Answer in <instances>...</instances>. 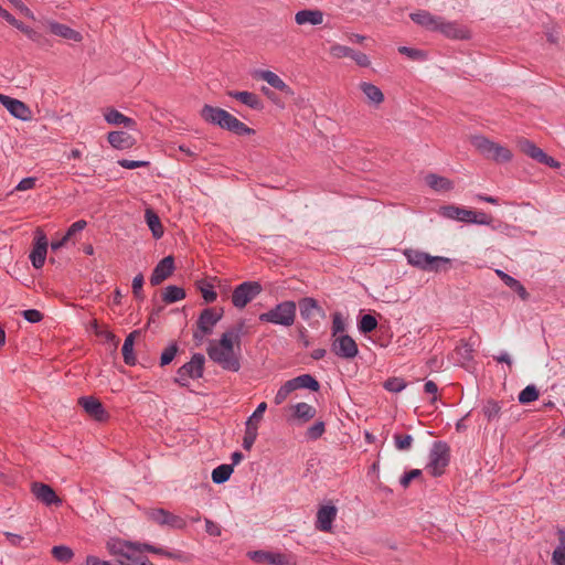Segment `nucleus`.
<instances>
[{
	"label": "nucleus",
	"mask_w": 565,
	"mask_h": 565,
	"mask_svg": "<svg viewBox=\"0 0 565 565\" xmlns=\"http://www.w3.org/2000/svg\"><path fill=\"white\" fill-rule=\"evenodd\" d=\"M403 254L411 266L428 273L446 271L452 263V259L448 257L433 256L414 248H406Z\"/></svg>",
	"instance_id": "obj_1"
},
{
	"label": "nucleus",
	"mask_w": 565,
	"mask_h": 565,
	"mask_svg": "<svg viewBox=\"0 0 565 565\" xmlns=\"http://www.w3.org/2000/svg\"><path fill=\"white\" fill-rule=\"evenodd\" d=\"M250 329L252 327L243 319L230 326L217 341V347L222 350L221 353H235V351L241 353Z\"/></svg>",
	"instance_id": "obj_2"
},
{
	"label": "nucleus",
	"mask_w": 565,
	"mask_h": 565,
	"mask_svg": "<svg viewBox=\"0 0 565 565\" xmlns=\"http://www.w3.org/2000/svg\"><path fill=\"white\" fill-rule=\"evenodd\" d=\"M297 305L292 300L279 302L274 308L259 315L262 322L276 326L290 327L296 319Z\"/></svg>",
	"instance_id": "obj_3"
},
{
	"label": "nucleus",
	"mask_w": 565,
	"mask_h": 565,
	"mask_svg": "<svg viewBox=\"0 0 565 565\" xmlns=\"http://www.w3.org/2000/svg\"><path fill=\"white\" fill-rule=\"evenodd\" d=\"M471 145L487 159L499 163L508 162L512 159V152L482 135H476L470 138Z\"/></svg>",
	"instance_id": "obj_4"
},
{
	"label": "nucleus",
	"mask_w": 565,
	"mask_h": 565,
	"mask_svg": "<svg viewBox=\"0 0 565 565\" xmlns=\"http://www.w3.org/2000/svg\"><path fill=\"white\" fill-rule=\"evenodd\" d=\"M450 462V447L446 441L438 440L433 443L429 450L428 463L426 470L433 477H440L445 473Z\"/></svg>",
	"instance_id": "obj_5"
},
{
	"label": "nucleus",
	"mask_w": 565,
	"mask_h": 565,
	"mask_svg": "<svg viewBox=\"0 0 565 565\" xmlns=\"http://www.w3.org/2000/svg\"><path fill=\"white\" fill-rule=\"evenodd\" d=\"M205 355H192L191 360L179 367L174 379L182 387H189L190 380H199L203 376Z\"/></svg>",
	"instance_id": "obj_6"
},
{
	"label": "nucleus",
	"mask_w": 565,
	"mask_h": 565,
	"mask_svg": "<svg viewBox=\"0 0 565 565\" xmlns=\"http://www.w3.org/2000/svg\"><path fill=\"white\" fill-rule=\"evenodd\" d=\"M263 288L258 281H244L236 286L232 292V303L237 309H243L255 299Z\"/></svg>",
	"instance_id": "obj_7"
},
{
	"label": "nucleus",
	"mask_w": 565,
	"mask_h": 565,
	"mask_svg": "<svg viewBox=\"0 0 565 565\" xmlns=\"http://www.w3.org/2000/svg\"><path fill=\"white\" fill-rule=\"evenodd\" d=\"M147 516L152 522L163 526L167 525L172 529L182 530L185 529L186 522L183 518L175 515L168 510L158 508V509H150L147 511Z\"/></svg>",
	"instance_id": "obj_8"
},
{
	"label": "nucleus",
	"mask_w": 565,
	"mask_h": 565,
	"mask_svg": "<svg viewBox=\"0 0 565 565\" xmlns=\"http://www.w3.org/2000/svg\"><path fill=\"white\" fill-rule=\"evenodd\" d=\"M434 32H439L450 40H468L471 36L466 26L456 21H448L443 17H439Z\"/></svg>",
	"instance_id": "obj_9"
},
{
	"label": "nucleus",
	"mask_w": 565,
	"mask_h": 565,
	"mask_svg": "<svg viewBox=\"0 0 565 565\" xmlns=\"http://www.w3.org/2000/svg\"><path fill=\"white\" fill-rule=\"evenodd\" d=\"M224 311L222 308H205L201 311L196 327L200 329V334H212L214 327L222 320Z\"/></svg>",
	"instance_id": "obj_10"
},
{
	"label": "nucleus",
	"mask_w": 565,
	"mask_h": 565,
	"mask_svg": "<svg viewBox=\"0 0 565 565\" xmlns=\"http://www.w3.org/2000/svg\"><path fill=\"white\" fill-rule=\"evenodd\" d=\"M0 104L17 119L26 121L32 118L30 107L17 98L0 94Z\"/></svg>",
	"instance_id": "obj_11"
},
{
	"label": "nucleus",
	"mask_w": 565,
	"mask_h": 565,
	"mask_svg": "<svg viewBox=\"0 0 565 565\" xmlns=\"http://www.w3.org/2000/svg\"><path fill=\"white\" fill-rule=\"evenodd\" d=\"M31 492L40 502L47 507L62 503V500L50 484L34 481L31 483Z\"/></svg>",
	"instance_id": "obj_12"
},
{
	"label": "nucleus",
	"mask_w": 565,
	"mask_h": 565,
	"mask_svg": "<svg viewBox=\"0 0 565 565\" xmlns=\"http://www.w3.org/2000/svg\"><path fill=\"white\" fill-rule=\"evenodd\" d=\"M47 245L49 242L45 234L38 232L34 238L33 248L29 256L34 268L40 269L43 267L46 259Z\"/></svg>",
	"instance_id": "obj_13"
},
{
	"label": "nucleus",
	"mask_w": 565,
	"mask_h": 565,
	"mask_svg": "<svg viewBox=\"0 0 565 565\" xmlns=\"http://www.w3.org/2000/svg\"><path fill=\"white\" fill-rule=\"evenodd\" d=\"M174 270V258L169 255L162 258L153 268L152 274L150 276V284L152 286H158L167 278H169Z\"/></svg>",
	"instance_id": "obj_14"
},
{
	"label": "nucleus",
	"mask_w": 565,
	"mask_h": 565,
	"mask_svg": "<svg viewBox=\"0 0 565 565\" xmlns=\"http://www.w3.org/2000/svg\"><path fill=\"white\" fill-rule=\"evenodd\" d=\"M78 404L95 420L104 422L108 418L102 402L94 396H82L78 399Z\"/></svg>",
	"instance_id": "obj_15"
},
{
	"label": "nucleus",
	"mask_w": 565,
	"mask_h": 565,
	"mask_svg": "<svg viewBox=\"0 0 565 565\" xmlns=\"http://www.w3.org/2000/svg\"><path fill=\"white\" fill-rule=\"evenodd\" d=\"M300 317L312 326L311 320L316 317L323 318L324 310L319 306L318 301L311 297H305L299 300Z\"/></svg>",
	"instance_id": "obj_16"
},
{
	"label": "nucleus",
	"mask_w": 565,
	"mask_h": 565,
	"mask_svg": "<svg viewBox=\"0 0 565 565\" xmlns=\"http://www.w3.org/2000/svg\"><path fill=\"white\" fill-rule=\"evenodd\" d=\"M439 215L448 220L471 223V217L475 216V211L449 204L440 206Z\"/></svg>",
	"instance_id": "obj_17"
},
{
	"label": "nucleus",
	"mask_w": 565,
	"mask_h": 565,
	"mask_svg": "<svg viewBox=\"0 0 565 565\" xmlns=\"http://www.w3.org/2000/svg\"><path fill=\"white\" fill-rule=\"evenodd\" d=\"M337 512V508L332 504L322 505L317 512L316 529L322 532H330Z\"/></svg>",
	"instance_id": "obj_18"
},
{
	"label": "nucleus",
	"mask_w": 565,
	"mask_h": 565,
	"mask_svg": "<svg viewBox=\"0 0 565 565\" xmlns=\"http://www.w3.org/2000/svg\"><path fill=\"white\" fill-rule=\"evenodd\" d=\"M47 26L54 35L60 38L74 42H81L83 40V35L78 31L67 26L66 24H62L56 21H49Z\"/></svg>",
	"instance_id": "obj_19"
},
{
	"label": "nucleus",
	"mask_w": 565,
	"mask_h": 565,
	"mask_svg": "<svg viewBox=\"0 0 565 565\" xmlns=\"http://www.w3.org/2000/svg\"><path fill=\"white\" fill-rule=\"evenodd\" d=\"M228 95L254 110H262L264 108L263 100L254 93L247 90H232L228 92Z\"/></svg>",
	"instance_id": "obj_20"
},
{
	"label": "nucleus",
	"mask_w": 565,
	"mask_h": 565,
	"mask_svg": "<svg viewBox=\"0 0 565 565\" xmlns=\"http://www.w3.org/2000/svg\"><path fill=\"white\" fill-rule=\"evenodd\" d=\"M295 21L299 25H303V24L319 25L323 22V13H322V11H320L318 9L300 10L296 13Z\"/></svg>",
	"instance_id": "obj_21"
},
{
	"label": "nucleus",
	"mask_w": 565,
	"mask_h": 565,
	"mask_svg": "<svg viewBox=\"0 0 565 565\" xmlns=\"http://www.w3.org/2000/svg\"><path fill=\"white\" fill-rule=\"evenodd\" d=\"M413 22L428 31H435L439 15H434L426 10H419L409 14Z\"/></svg>",
	"instance_id": "obj_22"
},
{
	"label": "nucleus",
	"mask_w": 565,
	"mask_h": 565,
	"mask_svg": "<svg viewBox=\"0 0 565 565\" xmlns=\"http://www.w3.org/2000/svg\"><path fill=\"white\" fill-rule=\"evenodd\" d=\"M332 350L333 353H359L356 342L348 334L334 337Z\"/></svg>",
	"instance_id": "obj_23"
},
{
	"label": "nucleus",
	"mask_w": 565,
	"mask_h": 565,
	"mask_svg": "<svg viewBox=\"0 0 565 565\" xmlns=\"http://www.w3.org/2000/svg\"><path fill=\"white\" fill-rule=\"evenodd\" d=\"M130 544H132L131 541L113 540L107 542V550L111 555L120 556L129 561L134 555Z\"/></svg>",
	"instance_id": "obj_24"
},
{
	"label": "nucleus",
	"mask_w": 565,
	"mask_h": 565,
	"mask_svg": "<svg viewBox=\"0 0 565 565\" xmlns=\"http://www.w3.org/2000/svg\"><path fill=\"white\" fill-rule=\"evenodd\" d=\"M225 114H226V110L218 108V107L207 105V104L202 107L201 113H200L201 117L206 122L214 125V126H218V127L222 125Z\"/></svg>",
	"instance_id": "obj_25"
},
{
	"label": "nucleus",
	"mask_w": 565,
	"mask_h": 565,
	"mask_svg": "<svg viewBox=\"0 0 565 565\" xmlns=\"http://www.w3.org/2000/svg\"><path fill=\"white\" fill-rule=\"evenodd\" d=\"M104 117L109 125L114 126H124L127 128H132L136 125V121L132 118L125 116L115 108H108L105 111Z\"/></svg>",
	"instance_id": "obj_26"
},
{
	"label": "nucleus",
	"mask_w": 565,
	"mask_h": 565,
	"mask_svg": "<svg viewBox=\"0 0 565 565\" xmlns=\"http://www.w3.org/2000/svg\"><path fill=\"white\" fill-rule=\"evenodd\" d=\"M107 140L111 147L124 150L128 149L134 145L132 137L126 131H110L107 136Z\"/></svg>",
	"instance_id": "obj_27"
},
{
	"label": "nucleus",
	"mask_w": 565,
	"mask_h": 565,
	"mask_svg": "<svg viewBox=\"0 0 565 565\" xmlns=\"http://www.w3.org/2000/svg\"><path fill=\"white\" fill-rule=\"evenodd\" d=\"M294 391L299 388H308L312 392H317L320 388L319 382L311 374H302L297 377L289 380Z\"/></svg>",
	"instance_id": "obj_28"
},
{
	"label": "nucleus",
	"mask_w": 565,
	"mask_h": 565,
	"mask_svg": "<svg viewBox=\"0 0 565 565\" xmlns=\"http://www.w3.org/2000/svg\"><path fill=\"white\" fill-rule=\"evenodd\" d=\"M145 221L152 233V236L157 239L163 235V226L158 214L152 209H147L145 212Z\"/></svg>",
	"instance_id": "obj_29"
},
{
	"label": "nucleus",
	"mask_w": 565,
	"mask_h": 565,
	"mask_svg": "<svg viewBox=\"0 0 565 565\" xmlns=\"http://www.w3.org/2000/svg\"><path fill=\"white\" fill-rule=\"evenodd\" d=\"M425 181L429 188L438 192L449 191L454 186L449 179L437 175L435 173L427 174Z\"/></svg>",
	"instance_id": "obj_30"
},
{
	"label": "nucleus",
	"mask_w": 565,
	"mask_h": 565,
	"mask_svg": "<svg viewBox=\"0 0 565 565\" xmlns=\"http://www.w3.org/2000/svg\"><path fill=\"white\" fill-rule=\"evenodd\" d=\"M361 312H363L361 310ZM377 319L374 315L371 313H361L358 317V330L361 334H369L376 330L377 328Z\"/></svg>",
	"instance_id": "obj_31"
},
{
	"label": "nucleus",
	"mask_w": 565,
	"mask_h": 565,
	"mask_svg": "<svg viewBox=\"0 0 565 565\" xmlns=\"http://www.w3.org/2000/svg\"><path fill=\"white\" fill-rule=\"evenodd\" d=\"M316 414L317 409L305 402L297 403L294 406V417L301 423L309 422L316 416Z\"/></svg>",
	"instance_id": "obj_32"
},
{
	"label": "nucleus",
	"mask_w": 565,
	"mask_h": 565,
	"mask_svg": "<svg viewBox=\"0 0 565 565\" xmlns=\"http://www.w3.org/2000/svg\"><path fill=\"white\" fill-rule=\"evenodd\" d=\"M360 89L366 96L369 102L374 105L381 104L384 99V95H383L382 90L377 86L373 85L372 83L362 82L360 84Z\"/></svg>",
	"instance_id": "obj_33"
},
{
	"label": "nucleus",
	"mask_w": 565,
	"mask_h": 565,
	"mask_svg": "<svg viewBox=\"0 0 565 565\" xmlns=\"http://www.w3.org/2000/svg\"><path fill=\"white\" fill-rule=\"evenodd\" d=\"M224 370L236 372L241 367L239 355H210Z\"/></svg>",
	"instance_id": "obj_34"
},
{
	"label": "nucleus",
	"mask_w": 565,
	"mask_h": 565,
	"mask_svg": "<svg viewBox=\"0 0 565 565\" xmlns=\"http://www.w3.org/2000/svg\"><path fill=\"white\" fill-rule=\"evenodd\" d=\"M185 296V290L182 287L169 285L162 291V301L166 303H174L184 299Z\"/></svg>",
	"instance_id": "obj_35"
},
{
	"label": "nucleus",
	"mask_w": 565,
	"mask_h": 565,
	"mask_svg": "<svg viewBox=\"0 0 565 565\" xmlns=\"http://www.w3.org/2000/svg\"><path fill=\"white\" fill-rule=\"evenodd\" d=\"M96 335L98 341L106 345L107 351H109L110 353L116 352L119 344V339L116 338L114 333H111L107 329H98L96 331Z\"/></svg>",
	"instance_id": "obj_36"
},
{
	"label": "nucleus",
	"mask_w": 565,
	"mask_h": 565,
	"mask_svg": "<svg viewBox=\"0 0 565 565\" xmlns=\"http://www.w3.org/2000/svg\"><path fill=\"white\" fill-rule=\"evenodd\" d=\"M114 358V364L118 367V370L121 373H126L122 365H120V362L118 361V358L122 359L124 363L128 366H135L137 364H140L141 366H146V363L149 360V355H141L142 360H139V355H113Z\"/></svg>",
	"instance_id": "obj_37"
},
{
	"label": "nucleus",
	"mask_w": 565,
	"mask_h": 565,
	"mask_svg": "<svg viewBox=\"0 0 565 565\" xmlns=\"http://www.w3.org/2000/svg\"><path fill=\"white\" fill-rule=\"evenodd\" d=\"M233 471H234L233 465H228V463L220 465L212 471V481L215 484H222L231 478Z\"/></svg>",
	"instance_id": "obj_38"
},
{
	"label": "nucleus",
	"mask_w": 565,
	"mask_h": 565,
	"mask_svg": "<svg viewBox=\"0 0 565 565\" xmlns=\"http://www.w3.org/2000/svg\"><path fill=\"white\" fill-rule=\"evenodd\" d=\"M519 147L523 153H525L535 161H539L540 157L543 153V150L541 148H539L534 142L527 139H521L519 141Z\"/></svg>",
	"instance_id": "obj_39"
},
{
	"label": "nucleus",
	"mask_w": 565,
	"mask_h": 565,
	"mask_svg": "<svg viewBox=\"0 0 565 565\" xmlns=\"http://www.w3.org/2000/svg\"><path fill=\"white\" fill-rule=\"evenodd\" d=\"M539 396H540V392H539L537 387L533 384H530V385L525 386L519 393L518 401L520 404L526 405V404H530V403L536 401L539 398Z\"/></svg>",
	"instance_id": "obj_40"
},
{
	"label": "nucleus",
	"mask_w": 565,
	"mask_h": 565,
	"mask_svg": "<svg viewBox=\"0 0 565 565\" xmlns=\"http://www.w3.org/2000/svg\"><path fill=\"white\" fill-rule=\"evenodd\" d=\"M260 78L268 83L271 87L278 90H285L288 88L286 83L274 72L271 71H262L259 74Z\"/></svg>",
	"instance_id": "obj_41"
},
{
	"label": "nucleus",
	"mask_w": 565,
	"mask_h": 565,
	"mask_svg": "<svg viewBox=\"0 0 565 565\" xmlns=\"http://www.w3.org/2000/svg\"><path fill=\"white\" fill-rule=\"evenodd\" d=\"M53 557L61 563H68L74 557V552L66 545H56L52 548Z\"/></svg>",
	"instance_id": "obj_42"
},
{
	"label": "nucleus",
	"mask_w": 565,
	"mask_h": 565,
	"mask_svg": "<svg viewBox=\"0 0 565 565\" xmlns=\"http://www.w3.org/2000/svg\"><path fill=\"white\" fill-rule=\"evenodd\" d=\"M347 330V321L342 312L335 311L332 313V337L344 334Z\"/></svg>",
	"instance_id": "obj_43"
},
{
	"label": "nucleus",
	"mask_w": 565,
	"mask_h": 565,
	"mask_svg": "<svg viewBox=\"0 0 565 565\" xmlns=\"http://www.w3.org/2000/svg\"><path fill=\"white\" fill-rule=\"evenodd\" d=\"M196 287L200 290L202 298L205 302H214L217 298V294L214 291L213 285L204 280H199Z\"/></svg>",
	"instance_id": "obj_44"
},
{
	"label": "nucleus",
	"mask_w": 565,
	"mask_h": 565,
	"mask_svg": "<svg viewBox=\"0 0 565 565\" xmlns=\"http://www.w3.org/2000/svg\"><path fill=\"white\" fill-rule=\"evenodd\" d=\"M406 386L407 382L404 379L397 376L388 377L383 383V387L391 393H399L406 388Z\"/></svg>",
	"instance_id": "obj_45"
},
{
	"label": "nucleus",
	"mask_w": 565,
	"mask_h": 565,
	"mask_svg": "<svg viewBox=\"0 0 565 565\" xmlns=\"http://www.w3.org/2000/svg\"><path fill=\"white\" fill-rule=\"evenodd\" d=\"M324 431H326L324 422L318 420L306 430L305 436H306L307 440L316 441L324 434Z\"/></svg>",
	"instance_id": "obj_46"
},
{
	"label": "nucleus",
	"mask_w": 565,
	"mask_h": 565,
	"mask_svg": "<svg viewBox=\"0 0 565 565\" xmlns=\"http://www.w3.org/2000/svg\"><path fill=\"white\" fill-rule=\"evenodd\" d=\"M455 358V355H451ZM475 355H456L454 359V364L463 367L466 371L473 373L477 370V363L473 359Z\"/></svg>",
	"instance_id": "obj_47"
},
{
	"label": "nucleus",
	"mask_w": 565,
	"mask_h": 565,
	"mask_svg": "<svg viewBox=\"0 0 565 565\" xmlns=\"http://www.w3.org/2000/svg\"><path fill=\"white\" fill-rule=\"evenodd\" d=\"M482 412L487 419L491 422L499 417V414L501 412V405L493 399H489L483 406Z\"/></svg>",
	"instance_id": "obj_48"
},
{
	"label": "nucleus",
	"mask_w": 565,
	"mask_h": 565,
	"mask_svg": "<svg viewBox=\"0 0 565 565\" xmlns=\"http://www.w3.org/2000/svg\"><path fill=\"white\" fill-rule=\"evenodd\" d=\"M266 409H267V404L265 402H262L260 404H258V406L256 407L254 413L247 418L245 426L248 427V425H250V427L258 428V423L263 419V416H264V413L266 412Z\"/></svg>",
	"instance_id": "obj_49"
},
{
	"label": "nucleus",
	"mask_w": 565,
	"mask_h": 565,
	"mask_svg": "<svg viewBox=\"0 0 565 565\" xmlns=\"http://www.w3.org/2000/svg\"><path fill=\"white\" fill-rule=\"evenodd\" d=\"M248 557L257 564H269L271 565L273 552L269 551H253L248 552Z\"/></svg>",
	"instance_id": "obj_50"
},
{
	"label": "nucleus",
	"mask_w": 565,
	"mask_h": 565,
	"mask_svg": "<svg viewBox=\"0 0 565 565\" xmlns=\"http://www.w3.org/2000/svg\"><path fill=\"white\" fill-rule=\"evenodd\" d=\"M394 444L396 449L401 451L408 450L413 444V437L408 434H395L394 435Z\"/></svg>",
	"instance_id": "obj_51"
},
{
	"label": "nucleus",
	"mask_w": 565,
	"mask_h": 565,
	"mask_svg": "<svg viewBox=\"0 0 565 565\" xmlns=\"http://www.w3.org/2000/svg\"><path fill=\"white\" fill-rule=\"evenodd\" d=\"M423 472L420 469H411L405 471L404 475L399 478V484L403 489H407L412 481L422 478Z\"/></svg>",
	"instance_id": "obj_52"
},
{
	"label": "nucleus",
	"mask_w": 565,
	"mask_h": 565,
	"mask_svg": "<svg viewBox=\"0 0 565 565\" xmlns=\"http://www.w3.org/2000/svg\"><path fill=\"white\" fill-rule=\"evenodd\" d=\"M258 435L257 427L245 426V435L243 438V448L250 450Z\"/></svg>",
	"instance_id": "obj_53"
},
{
	"label": "nucleus",
	"mask_w": 565,
	"mask_h": 565,
	"mask_svg": "<svg viewBox=\"0 0 565 565\" xmlns=\"http://www.w3.org/2000/svg\"><path fill=\"white\" fill-rule=\"evenodd\" d=\"M130 546L132 547V552H138V553L147 552V553L160 555V553L162 552V547H159V546H156V545H152L149 543L132 542V544H130Z\"/></svg>",
	"instance_id": "obj_54"
},
{
	"label": "nucleus",
	"mask_w": 565,
	"mask_h": 565,
	"mask_svg": "<svg viewBox=\"0 0 565 565\" xmlns=\"http://www.w3.org/2000/svg\"><path fill=\"white\" fill-rule=\"evenodd\" d=\"M353 52H354L353 49L345 46V45H341V44H333L330 47L331 55L337 58H341V57H350L351 58L353 56Z\"/></svg>",
	"instance_id": "obj_55"
},
{
	"label": "nucleus",
	"mask_w": 565,
	"mask_h": 565,
	"mask_svg": "<svg viewBox=\"0 0 565 565\" xmlns=\"http://www.w3.org/2000/svg\"><path fill=\"white\" fill-rule=\"evenodd\" d=\"M398 52L401 54L408 56L409 58H412L414 61H424V60H426V56H427L424 51L408 47V46H399Z\"/></svg>",
	"instance_id": "obj_56"
},
{
	"label": "nucleus",
	"mask_w": 565,
	"mask_h": 565,
	"mask_svg": "<svg viewBox=\"0 0 565 565\" xmlns=\"http://www.w3.org/2000/svg\"><path fill=\"white\" fill-rule=\"evenodd\" d=\"M291 392H294V387L291 386V383H289V380H288L277 391L275 398H274L275 404L276 405L282 404Z\"/></svg>",
	"instance_id": "obj_57"
},
{
	"label": "nucleus",
	"mask_w": 565,
	"mask_h": 565,
	"mask_svg": "<svg viewBox=\"0 0 565 565\" xmlns=\"http://www.w3.org/2000/svg\"><path fill=\"white\" fill-rule=\"evenodd\" d=\"M271 565H296V559L290 554L273 552Z\"/></svg>",
	"instance_id": "obj_58"
},
{
	"label": "nucleus",
	"mask_w": 565,
	"mask_h": 565,
	"mask_svg": "<svg viewBox=\"0 0 565 565\" xmlns=\"http://www.w3.org/2000/svg\"><path fill=\"white\" fill-rule=\"evenodd\" d=\"M143 282H145V279H143L142 274L136 275L132 279V286H131L132 294H134L135 298L138 300H143V298H145L143 291H142Z\"/></svg>",
	"instance_id": "obj_59"
},
{
	"label": "nucleus",
	"mask_w": 565,
	"mask_h": 565,
	"mask_svg": "<svg viewBox=\"0 0 565 565\" xmlns=\"http://www.w3.org/2000/svg\"><path fill=\"white\" fill-rule=\"evenodd\" d=\"M444 365H445L444 359L438 355H433L425 363V366L429 373L441 371Z\"/></svg>",
	"instance_id": "obj_60"
},
{
	"label": "nucleus",
	"mask_w": 565,
	"mask_h": 565,
	"mask_svg": "<svg viewBox=\"0 0 565 565\" xmlns=\"http://www.w3.org/2000/svg\"><path fill=\"white\" fill-rule=\"evenodd\" d=\"M87 226V222L85 220H78L74 222L64 234L67 239H71L74 235L82 232Z\"/></svg>",
	"instance_id": "obj_61"
},
{
	"label": "nucleus",
	"mask_w": 565,
	"mask_h": 565,
	"mask_svg": "<svg viewBox=\"0 0 565 565\" xmlns=\"http://www.w3.org/2000/svg\"><path fill=\"white\" fill-rule=\"evenodd\" d=\"M117 163L125 169H137L141 167H148L149 161L145 160H128V159H120L117 161Z\"/></svg>",
	"instance_id": "obj_62"
},
{
	"label": "nucleus",
	"mask_w": 565,
	"mask_h": 565,
	"mask_svg": "<svg viewBox=\"0 0 565 565\" xmlns=\"http://www.w3.org/2000/svg\"><path fill=\"white\" fill-rule=\"evenodd\" d=\"M23 318L31 323L40 322L43 319V315L36 309H26L22 311Z\"/></svg>",
	"instance_id": "obj_63"
},
{
	"label": "nucleus",
	"mask_w": 565,
	"mask_h": 565,
	"mask_svg": "<svg viewBox=\"0 0 565 565\" xmlns=\"http://www.w3.org/2000/svg\"><path fill=\"white\" fill-rule=\"evenodd\" d=\"M86 565H125V562L117 561L116 563H111L109 561L100 559L95 555H88L86 557Z\"/></svg>",
	"instance_id": "obj_64"
}]
</instances>
